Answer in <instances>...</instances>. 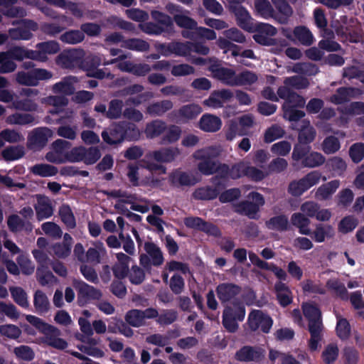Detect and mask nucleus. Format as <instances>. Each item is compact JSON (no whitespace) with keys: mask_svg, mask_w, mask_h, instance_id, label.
I'll return each instance as SVG.
<instances>
[{"mask_svg":"<svg viewBox=\"0 0 364 364\" xmlns=\"http://www.w3.org/2000/svg\"><path fill=\"white\" fill-rule=\"evenodd\" d=\"M242 288L232 283H222L216 287L218 298L224 306L222 323L230 333L238 329L237 321H242L245 316V306L238 298Z\"/></svg>","mask_w":364,"mask_h":364,"instance_id":"obj_1","label":"nucleus"},{"mask_svg":"<svg viewBox=\"0 0 364 364\" xmlns=\"http://www.w3.org/2000/svg\"><path fill=\"white\" fill-rule=\"evenodd\" d=\"M284 85L278 89V95L286 100L284 104V116L291 122H296L304 116L302 111L296 110L294 107H303L305 105V100L295 92L290 90V88L304 89L309 85L306 78L300 76L287 77L284 81Z\"/></svg>","mask_w":364,"mask_h":364,"instance_id":"obj_2","label":"nucleus"},{"mask_svg":"<svg viewBox=\"0 0 364 364\" xmlns=\"http://www.w3.org/2000/svg\"><path fill=\"white\" fill-rule=\"evenodd\" d=\"M304 317L308 321V331L310 338L308 346L311 351L318 350L319 344L323 339L324 326L322 319V313L319 307L314 304H304L302 306Z\"/></svg>","mask_w":364,"mask_h":364,"instance_id":"obj_3","label":"nucleus"},{"mask_svg":"<svg viewBox=\"0 0 364 364\" xmlns=\"http://www.w3.org/2000/svg\"><path fill=\"white\" fill-rule=\"evenodd\" d=\"M220 146H210L196 151L193 156L201 161L198 165V168L203 174L210 175L220 169L222 172H226L228 168L226 165H221L218 161L213 160L221 153Z\"/></svg>","mask_w":364,"mask_h":364,"instance_id":"obj_4","label":"nucleus"},{"mask_svg":"<svg viewBox=\"0 0 364 364\" xmlns=\"http://www.w3.org/2000/svg\"><path fill=\"white\" fill-rule=\"evenodd\" d=\"M144 250L139 257L140 265L147 272L151 269V266L159 267L164 261L161 249L153 242H145Z\"/></svg>","mask_w":364,"mask_h":364,"instance_id":"obj_5","label":"nucleus"},{"mask_svg":"<svg viewBox=\"0 0 364 364\" xmlns=\"http://www.w3.org/2000/svg\"><path fill=\"white\" fill-rule=\"evenodd\" d=\"M140 136L139 129L135 128L134 124H129L128 129H124L122 126H115L109 134L103 132L102 136L105 141L109 144H114L121 142L124 137L129 139H137Z\"/></svg>","mask_w":364,"mask_h":364,"instance_id":"obj_6","label":"nucleus"},{"mask_svg":"<svg viewBox=\"0 0 364 364\" xmlns=\"http://www.w3.org/2000/svg\"><path fill=\"white\" fill-rule=\"evenodd\" d=\"M73 286L77 292V304L80 306H85L91 300H100L102 296L100 289L82 280L74 279Z\"/></svg>","mask_w":364,"mask_h":364,"instance_id":"obj_7","label":"nucleus"},{"mask_svg":"<svg viewBox=\"0 0 364 364\" xmlns=\"http://www.w3.org/2000/svg\"><path fill=\"white\" fill-rule=\"evenodd\" d=\"M85 55V51L82 49L66 50L58 57L57 63L65 68H82L87 69L82 61Z\"/></svg>","mask_w":364,"mask_h":364,"instance_id":"obj_8","label":"nucleus"},{"mask_svg":"<svg viewBox=\"0 0 364 364\" xmlns=\"http://www.w3.org/2000/svg\"><path fill=\"white\" fill-rule=\"evenodd\" d=\"M247 201L238 205L236 210L248 216L250 218H255L258 213L259 208L264 204V200L262 196L258 193L252 192L249 194Z\"/></svg>","mask_w":364,"mask_h":364,"instance_id":"obj_9","label":"nucleus"},{"mask_svg":"<svg viewBox=\"0 0 364 364\" xmlns=\"http://www.w3.org/2000/svg\"><path fill=\"white\" fill-rule=\"evenodd\" d=\"M254 40L262 45H272L274 43L272 37L277 34V29L270 24L255 23L254 26Z\"/></svg>","mask_w":364,"mask_h":364,"instance_id":"obj_10","label":"nucleus"},{"mask_svg":"<svg viewBox=\"0 0 364 364\" xmlns=\"http://www.w3.org/2000/svg\"><path fill=\"white\" fill-rule=\"evenodd\" d=\"M70 146V144L69 142L63 139H57L52 144L51 150L46 154V160L55 164L67 162V153H65V151Z\"/></svg>","mask_w":364,"mask_h":364,"instance_id":"obj_11","label":"nucleus"},{"mask_svg":"<svg viewBox=\"0 0 364 364\" xmlns=\"http://www.w3.org/2000/svg\"><path fill=\"white\" fill-rule=\"evenodd\" d=\"M264 357V350L259 347L245 346L236 352L235 358L242 362H259Z\"/></svg>","mask_w":364,"mask_h":364,"instance_id":"obj_12","label":"nucleus"},{"mask_svg":"<svg viewBox=\"0 0 364 364\" xmlns=\"http://www.w3.org/2000/svg\"><path fill=\"white\" fill-rule=\"evenodd\" d=\"M283 34L290 41H298L303 45L309 46L314 42L313 35L306 27H296L293 32L288 29H283Z\"/></svg>","mask_w":364,"mask_h":364,"instance_id":"obj_13","label":"nucleus"},{"mask_svg":"<svg viewBox=\"0 0 364 364\" xmlns=\"http://www.w3.org/2000/svg\"><path fill=\"white\" fill-rule=\"evenodd\" d=\"M159 50L163 55L173 53L180 56H190L192 53V43L173 42L167 45H161Z\"/></svg>","mask_w":364,"mask_h":364,"instance_id":"obj_14","label":"nucleus"},{"mask_svg":"<svg viewBox=\"0 0 364 364\" xmlns=\"http://www.w3.org/2000/svg\"><path fill=\"white\" fill-rule=\"evenodd\" d=\"M117 261L112 267L114 277L117 279L126 278L129 272L131 257L123 252L117 253Z\"/></svg>","mask_w":364,"mask_h":364,"instance_id":"obj_15","label":"nucleus"},{"mask_svg":"<svg viewBox=\"0 0 364 364\" xmlns=\"http://www.w3.org/2000/svg\"><path fill=\"white\" fill-rule=\"evenodd\" d=\"M232 96V93L228 90L215 91L207 100L203 101V105L210 108L217 109L228 102Z\"/></svg>","mask_w":364,"mask_h":364,"instance_id":"obj_16","label":"nucleus"},{"mask_svg":"<svg viewBox=\"0 0 364 364\" xmlns=\"http://www.w3.org/2000/svg\"><path fill=\"white\" fill-rule=\"evenodd\" d=\"M35 209L39 220L50 217L53 213V207L50 200L44 196H36Z\"/></svg>","mask_w":364,"mask_h":364,"instance_id":"obj_17","label":"nucleus"},{"mask_svg":"<svg viewBox=\"0 0 364 364\" xmlns=\"http://www.w3.org/2000/svg\"><path fill=\"white\" fill-rule=\"evenodd\" d=\"M213 76L229 85H235L236 77L235 72L219 65H213L210 68Z\"/></svg>","mask_w":364,"mask_h":364,"instance_id":"obj_18","label":"nucleus"},{"mask_svg":"<svg viewBox=\"0 0 364 364\" xmlns=\"http://www.w3.org/2000/svg\"><path fill=\"white\" fill-rule=\"evenodd\" d=\"M234 13L238 26L248 32H253L255 23L249 12L245 8L237 6L234 9Z\"/></svg>","mask_w":364,"mask_h":364,"instance_id":"obj_19","label":"nucleus"},{"mask_svg":"<svg viewBox=\"0 0 364 364\" xmlns=\"http://www.w3.org/2000/svg\"><path fill=\"white\" fill-rule=\"evenodd\" d=\"M221 119L210 114H203L198 123L199 128L206 132H215L221 128Z\"/></svg>","mask_w":364,"mask_h":364,"instance_id":"obj_20","label":"nucleus"},{"mask_svg":"<svg viewBox=\"0 0 364 364\" xmlns=\"http://www.w3.org/2000/svg\"><path fill=\"white\" fill-rule=\"evenodd\" d=\"M2 55L5 57H0V60H3L6 58H14L18 60H23L24 58H30L33 60L43 59V57L36 53V51L25 50L22 48H14L9 51L6 54H4Z\"/></svg>","mask_w":364,"mask_h":364,"instance_id":"obj_21","label":"nucleus"},{"mask_svg":"<svg viewBox=\"0 0 364 364\" xmlns=\"http://www.w3.org/2000/svg\"><path fill=\"white\" fill-rule=\"evenodd\" d=\"M118 68L122 71L130 72L139 76L145 75L151 70L150 66L147 64H132L128 61L119 63Z\"/></svg>","mask_w":364,"mask_h":364,"instance_id":"obj_22","label":"nucleus"},{"mask_svg":"<svg viewBox=\"0 0 364 364\" xmlns=\"http://www.w3.org/2000/svg\"><path fill=\"white\" fill-rule=\"evenodd\" d=\"M164 156V149L150 153L146 156V168L149 171L159 170L162 173H164L165 169L162 166L154 163V161L166 162L163 159Z\"/></svg>","mask_w":364,"mask_h":364,"instance_id":"obj_23","label":"nucleus"},{"mask_svg":"<svg viewBox=\"0 0 364 364\" xmlns=\"http://www.w3.org/2000/svg\"><path fill=\"white\" fill-rule=\"evenodd\" d=\"M33 305L36 311L39 314H46L50 309V303L46 294L41 290H37L33 296Z\"/></svg>","mask_w":364,"mask_h":364,"instance_id":"obj_24","label":"nucleus"},{"mask_svg":"<svg viewBox=\"0 0 364 364\" xmlns=\"http://www.w3.org/2000/svg\"><path fill=\"white\" fill-rule=\"evenodd\" d=\"M26 320L45 334L47 333H58L59 329L56 327L44 322L41 318L32 315H28Z\"/></svg>","mask_w":364,"mask_h":364,"instance_id":"obj_25","label":"nucleus"},{"mask_svg":"<svg viewBox=\"0 0 364 364\" xmlns=\"http://www.w3.org/2000/svg\"><path fill=\"white\" fill-rule=\"evenodd\" d=\"M76 82L77 79L75 77H68L61 82L56 83L53 86V91L55 93L71 95L75 90L74 84Z\"/></svg>","mask_w":364,"mask_h":364,"instance_id":"obj_26","label":"nucleus"},{"mask_svg":"<svg viewBox=\"0 0 364 364\" xmlns=\"http://www.w3.org/2000/svg\"><path fill=\"white\" fill-rule=\"evenodd\" d=\"M60 50L59 45L55 41L41 43L37 45L36 53L43 57V59H36L39 61H45L47 59V55L55 54Z\"/></svg>","mask_w":364,"mask_h":364,"instance_id":"obj_27","label":"nucleus"},{"mask_svg":"<svg viewBox=\"0 0 364 364\" xmlns=\"http://www.w3.org/2000/svg\"><path fill=\"white\" fill-rule=\"evenodd\" d=\"M339 186L340 183L337 180L326 183L317 189L316 197L319 200H326L336 192Z\"/></svg>","mask_w":364,"mask_h":364,"instance_id":"obj_28","label":"nucleus"},{"mask_svg":"<svg viewBox=\"0 0 364 364\" xmlns=\"http://www.w3.org/2000/svg\"><path fill=\"white\" fill-rule=\"evenodd\" d=\"M171 182L175 186L193 185L197 180L192 176L180 171H176L169 176Z\"/></svg>","mask_w":364,"mask_h":364,"instance_id":"obj_29","label":"nucleus"},{"mask_svg":"<svg viewBox=\"0 0 364 364\" xmlns=\"http://www.w3.org/2000/svg\"><path fill=\"white\" fill-rule=\"evenodd\" d=\"M30 170L33 174L41 177L53 176L58 173V168L55 166L47 164H36Z\"/></svg>","mask_w":364,"mask_h":364,"instance_id":"obj_30","label":"nucleus"},{"mask_svg":"<svg viewBox=\"0 0 364 364\" xmlns=\"http://www.w3.org/2000/svg\"><path fill=\"white\" fill-rule=\"evenodd\" d=\"M326 287L335 291L337 296L342 300L348 299V292L343 283L338 279H328L326 282Z\"/></svg>","mask_w":364,"mask_h":364,"instance_id":"obj_31","label":"nucleus"},{"mask_svg":"<svg viewBox=\"0 0 364 364\" xmlns=\"http://www.w3.org/2000/svg\"><path fill=\"white\" fill-rule=\"evenodd\" d=\"M333 229H315L311 232V229H299V232L301 235H309L316 242H323L326 237H331V231Z\"/></svg>","mask_w":364,"mask_h":364,"instance_id":"obj_32","label":"nucleus"},{"mask_svg":"<svg viewBox=\"0 0 364 364\" xmlns=\"http://www.w3.org/2000/svg\"><path fill=\"white\" fill-rule=\"evenodd\" d=\"M90 60H92V65L90 68H88V66L85 65L87 67L86 70H87L88 76L102 79L106 76L109 77L110 75L109 73L106 74L102 70L92 68H96L101 64L102 61L101 55L91 56Z\"/></svg>","mask_w":364,"mask_h":364,"instance_id":"obj_33","label":"nucleus"},{"mask_svg":"<svg viewBox=\"0 0 364 364\" xmlns=\"http://www.w3.org/2000/svg\"><path fill=\"white\" fill-rule=\"evenodd\" d=\"M142 314V310L131 309L125 314V321L131 326L140 327L144 323Z\"/></svg>","mask_w":364,"mask_h":364,"instance_id":"obj_34","label":"nucleus"},{"mask_svg":"<svg viewBox=\"0 0 364 364\" xmlns=\"http://www.w3.org/2000/svg\"><path fill=\"white\" fill-rule=\"evenodd\" d=\"M14 301L23 308H28L29 303L28 296L24 289L20 287H13L9 289Z\"/></svg>","mask_w":364,"mask_h":364,"instance_id":"obj_35","label":"nucleus"},{"mask_svg":"<svg viewBox=\"0 0 364 364\" xmlns=\"http://www.w3.org/2000/svg\"><path fill=\"white\" fill-rule=\"evenodd\" d=\"M337 336L342 341L348 340L350 336L351 328L346 318H338L336 327Z\"/></svg>","mask_w":364,"mask_h":364,"instance_id":"obj_36","label":"nucleus"},{"mask_svg":"<svg viewBox=\"0 0 364 364\" xmlns=\"http://www.w3.org/2000/svg\"><path fill=\"white\" fill-rule=\"evenodd\" d=\"M338 348L336 344L327 345L322 352L321 357L325 364H332L338 356Z\"/></svg>","mask_w":364,"mask_h":364,"instance_id":"obj_37","label":"nucleus"},{"mask_svg":"<svg viewBox=\"0 0 364 364\" xmlns=\"http://www.w3.org/2000/svg\"><path fill=\"white\" fill-rule=\"evenodd\" d=\"M178 313L174 309H164L158 316L156 322L161 326H168L176 321Z\"/></svg>","mask_w":364,"mask_h":364,"instance_id":"obj_38","label":"nucleus"},{"mask_svg":"<svg viewBox=\"0 0 364 364\" xmlns=\"http://www.w3.org/2000/svg\"><path fill=\"white\" fill-rule=\"evenodd\" d=\"M264 314L261 310H252L249 314L247 323L252 331H256L259 328V325L262 322Z\"/></svg>","mask_w":364,"mask_h":364,"instance_id":"obj_39","label":"nucleus"},{"mask_svg":"<svg viewBox=\"0 0 364 364\" xmlns=\"http://www.w3.org/2000/svg\"><path fill=\"white\" fill-rule=\"evenodd\" d=\"M255 9L257 14L264 18L273 17V9L267 0H255Z\"/></svg>","mask_w":364,"mask_h":364,"instance_id":"obj_40","label":"nucleus"},{"mask_svg":"<svg viewBox=\"0 0 364 364\" xmlns=\"http://www.w3.org/2000/svg\"><path fill=\"white\" fill-rule=\"evenodd\" d=\"M60 334V332L58 333H47L46 334L45 343L54 348L58 350H64L68 347L67 341L61 338H58V336Z\"/></svg>","mask_w":364,"mask_h":364,"instance_id":"obj_41","label":"nucleus"},{"mask_svg":"<svg viewBox=\"0 0 364 364\" xmlns=\"http://www.w3.org/2000/svg\"><path fill=\"white\" fill-rule=\"evenodd\" d=\"M165 128L166 126L164 122L156 120L147 124L145 134L149 138H154L161 134Z\"/></svg>","mask_w":364,"mask_h":364,"instance_id":"obj_42","label":"nucleus"},{"mask_svg":"<svg viewBox=\"0 0 364 364\" xmlns=\"http://www.w3.org/2000/svg\"><path fill=\"white\" fill-rule=\"evenodd\" d=\"M0 333L3 336L15 340L21 335V330L16 325L4 324L0 326Z\"/></svg>","mask_w":364,"mask_h":364,"instance_id":"obj_43","label":"nucleus"},{"mask_svg":"<svg viewBox=\"0 0 364 364\" xmlns=\"http://www.w3.org/2000/svg\"><path fill=\"white\" fill-rule=\"evenodd\" d=\"M302 289L304 293L325 294V288L319 283H316L311 279H306L302 283Z\"/></svg>","mask_w":364,"mask_h":364,"instance_id":"obj_44","label":"nucleus"},{"mask_svg":"<svg viewBox=\"0 0 364 364\" xmlns=\"http://www.w3.org/2000/svg\"><path fill=\"white\" fill-rule=\"evenodd\" d=\"M304 127L300 131L299 141L300 144H309L311 142L316 136V132L309 122H304Z\"/></svg>","mask_w":364,"mask_h":364,"instance_id":"obj_45","label":"nucleus"},{"mask_svg":"<svg viewBox=\"0 0 364 364\" xmlns=\"http://www.w3.org/2000/svg\"><path fill=\"white\" fill-rule=\"evenodd\" d=\"M169 288L176 295L181 294L185 288L183 278L178 274H174L170 279Z\"/></svg>","mask_w":364,"mask_h":364,"instance_id":"obj_46","label":"nucleus"},{"mask_svg":"<svg viewBox=\"0 0 364 364\" xmlns=\"http://www.w3.org/2000/svg\"><path fill=\"white\" fill-rule=\"evenodd\" d=\"M202 112V108L195 104L183 106L179 111L180 115L185 119H191Z\"/></svg>","mask_w":364,"mask_h":364,"instance_id":"obj_47","label":"nucleus"},{"mask_svg":"<svg viewBox=\"0 0 364 364\" xmlns=\"http://www.w3.org/2000/svg\"><path fill=\"white\" fill-rule=\"evenodd\" d=\"M24 155V149L22 146H10L2 152L4 159L6 161L19 159Z\"/></svg>","mask_w":364,"mask_h":364,"instance_id":"obj_48","label":"nucleus"},{"mask_svg":"<svg viewBox=\"0 0 364 364\" xmlns=\"http://www.w3.org/2000/svg\"><path fill=\"white\" fill-rule=\"evenodd\" d=\"M84 39V34L80 31L73 30L65 32L60 36V40L66 43L76 44Z\"/></svg>","mask_w":364,"mask_h":364,"instance_id":"obj_49","label":"nucleus"},{"mask_svg":"<svg viewBox=\"0 0 364 364\" xmlns=\"http://www.w3.org/2000/svg\"><path fill=\"white\" fill-rule=\"evenodd\" d=\"M77 127L75 125L62 124L57 129L59 136L70 140H74L77 136Z\"/></svg>","mask_w":364,"mask_h":364,"instance_id":"obj_50","label":"nucleus"},{"mask_svg":"<svg viewBox=\"0 0 364 364\" xmlns=\"http://www.w3.org/2000/svg\"><path fill=\"white\" fill-rule=\"evenodd\" d=\"M16 356L25 361H31L35 357L33 349L28 346H20L16 347L14 350Z\"/></svg>","mask_w":364,"mask_h":364,"instance_id":"obj_51","label":"nucleus"},{"mask_svg":"<svg viewBox=\"0 0 364 364\" xmlns=\"http://www.w3.org/2000/svg\"><path fill=\"white\" fill-rule=\"evenodd\" d=\"M291 149V144L287 141H281L274 144L271 146V151L277 156H284L289 154Z\"/></svg>","mask_w":364,"mask_h":364,"instance_id":"obj_52","label":"nucleus"},{"mask_svg":"<svg viewBox=\"0 0 364 364\" xmlns=\"http://www.w3.org/2000/svg\"><path fill=\"white\" fill-rule=\"evenodd\" d=\"M173 18L176 24L181 28L194 30L197 28V22L186 15L176 14Z\"/></svg>","mask_w":364,"mask_h":364,"instance_id":"obj_53","label":"nucleus"},{"mask_svg":"<svg viewBox=\"0 0 364 364\" xmlns=\"http://www.w3.org/2000/svg\"><path fill=\"white\" fill-rule=\"evenodd\" d=\"M325 161V158L323 155L318 152H311L305 156L303 164L306 166L316 167L323 164Z\"/></svg>","mask_w":364,"mask_h":364,"instance_id":"obj_54","label":"nucleus"},{"mask_svg":"<svg viewBox=\"0 0 364 364\" xmlns=\"http://www.w3.org/2000/svg\"><path fill=\"white\" fill-rule=\"evenodd\" d=\"M128 276L129 282L135 285L141 284L145 279L144 270L136 265L132 266Z\"/></svg>","mask_w":364,"mask_h":364,"instance_id":"obj_55","label":"nucleus"},{"mask_svg":"<svg viewBox=\"0 0 364 364\" xmlns=\"http://www.w3.org/2000/svg\"><path fill=\"white\" fill-rule=\"evenodd\" d=\"M257 80V76L251 71H244L237 75L235 85H251Z\"/></svg>","mask_w":364,"mask_h":364,"instance_id":"obj_56","label":"nucleus"},{"mask_svg":"<svg viewBox=\"0 0 364 364\" xmlns=\"http://www.w3.org/2000/svg\"><path fill=\"white\" fill-rule=\"evenodd\" d=\"M284 134V132L280 127L273 125L266 130L264 136V140L267 143H270L283 136Z\"/></svg>","mask_w":364,"mask_h":364,"instance_id":"obj_57","label":"nucleus"},{"mask_svg":"<svg viewBox=\"0 0 364 364\" xmlns=\"http://www.w3.org/2000/svg\"><path fill=\"white\" fill-rule=\"evenodd\" d=\"M340 147L341 145L339 141L334 136L327 137L325 139L322 144V149L327 154L336 152Z\"/></svg>","mask_w":364,"mask_h":364,"instance_id":"obj_58","label":"nucleus"},{"mask_svg":"<svg viewBox=\"0 0 364 364\" xmlns=\"http://www.w3.org/2000/svg\"><path fill=\"white\" fill-rule=\"evenodd\" d=\"M173 105L168 100H164L150 105L147 108V112L152 114H161L170 109Z\"/></svg>","mask_w":364,"mask_h":364,"instance_id":"obj_59","label":"nucleus"},{"mask_svg":"<svg viewBox=\"0 0 364 364\" xmlns=\"http://www.w3.org/2000/svg\"><path fill=\"white\" fill-rule=\"evenodd\" d=\"M122 46L136 51H145L149 49V44L140 39H130L123 43Z\"/></svg>","mask_w":364,"mask_h":364,"instance_id":"obj_60","label":"nucleus"},{"mask_svg":"<svg viewBox=\"0 0 364 364\" xmlns=\"http://www.w3.org/2000/svg\"><path fill=\"white\" fill-rule=\"evenodd\" d=\"M35 121V118L30 114H15L8 118L11 124H33Z\"/></svg>","mask_w":364,"mask_h":364,"instance_id":"obj_61","label":"nucleus"},{"mask_svg":"<svg viewBox=\"0 0 364 364\" xmlns=\"http://www.w3.org/2000/svg\"><path fill=\"white\" fill-rule=\"evenodd\" d=\"M122 279H114L110 285V291L117 298L123 299L127 294V287Z\"/></svg>","mask_w":364,"mask_h":364,"instance_id":"obj_62","label":"nucleus"},{"mask_svg":"<svg viewBox=\"0 0 364 364\" xmlns=\"http://www.w3.org/2000/svg\"><path fill=\"white\" fill-rule=\"evenodd\" d=\"M59 214L62 220L67 226L75 225V218L70 208L68 205H62L60 208Z\"/></svg>","mask_w":364,"mask_h":364,"instance_id":"obj_63","label":"nucleus"},{"mask_svg":"<svg viewBox=\"0 0 364 364\" xmlns=\"http://www.w3.org/2000/svg\"><path fill=\"white\" fill-rule=\"evenodd\" d=\"M218 46L224 50V53H228V51L231 52V55L234 57L239 55V47L225 38H220L218 40Z\"/></svg>","mask_w":364,"mask_h":364,"instance_id":"obj_64","label":"nucleus"}]
</instances>
